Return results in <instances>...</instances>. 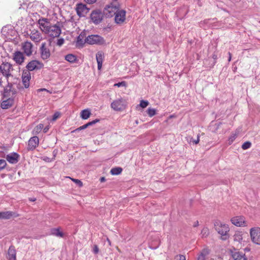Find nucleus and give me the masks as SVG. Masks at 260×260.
<instances>
[{"instance_id": "nucleus-7", "label": "nucleus", "mask_w": 260, "mask_h": 260, "mask_svg": "<svg viewBox=\"0 0 260 260\" xmlns=\"http://www.w3.org/2000/svg\"><path fill=\"white\" fill-rule=\"evenodd\" d=\"M50 45L43 43L40 47V53L43 60H47L50 57L51 53L49 49Z\"/></svg>"}, {"instance_id": "nucleus-16", "label": "nucleus", "mask_w": 260, "mask_h": 260, "mask_svg": "<svg viewBox=\"0 0 260 260\" xmlns=\"http://www.w3.org/2000/svg\"><path fill=\"white\" fill-rule=\"evenodd\" d=\"M30 79V72L28 71H23L22 75V81L23 84L25 88H28L29 87Z\"/></svg>"}, {"instance_id": "nucleus-48", "label": "nucleus", "mask_w": 260, "mask_h": 260, "mask_svg": "<svg viewBox=\"0 0 260 260\" xmlns=\"http://www.w3.org/2000/svg\"><path fill=\"white\" fill-rule=\"evenodd\" d=\"M84 1L88 4H92L96 1V0H84Z\"/></svg>"}, {"instance_id": "nucleus-8", "label": "nucleus", "mask_w": 260, "mask_h": 260, "mask_svg": "<svg viewBox=\"0 0 260 260\" xmlns=\"http://www.w3.org/2000/svg\"><path fill=\"white\" fill-rule=\"evenodd\" d=\"M28 35L30 39L36 43H39L43 40L42 33L36 29H30Z\"/></svg>"}, {"instance_id": "nucleus-57", "label": "nucleus", "mask_w": 260, "mask_h": 260, "mask_svg": "<svg viewBox=\"0 0 260 260\" xmlns=\"http://www.w3.org/2000/svg\"><path fill=\"white\" fill-rule=\"evenodd\" d=\"M211 260H213V259H211Z\"/></svg>"}, {"instance_id": "nucleus-22", "label": "nucleus", "mask_w": 260, "mask_h": 260, "mask_svg": "<svg viewBox=\"0 0 260 260\" xmlns=\"http://www.w3.org/2000/svg\"><path fill=\"white\" fill-rule=\"evenodd\" d=\"M96 59L98 63V69L99 70H100L102 68L104 59V53L102 51H99L96 54Z\"/></svg>"}, {"instance_id": "nucleus-15", "label": "nucleus", "mask_w": 260, "mask_h": 260, "mask_svg": "<svg viewBox=\"0 0 260 260\" xmlns=\"http://www.w3.org/2000/svg\"><path fill=\"white\" fill-rule=\"evenodd\" d=\"M232 223L237 226H245L246 225V222L245 218L243 216H236L231 219Z\"/></svg>"}, {"instance_id": "nucleus-42", "label": "nucleus", "mask_w": 260, "mask_h": 260, "mask_svg": "<svg viewBox=\"0 0 260 260\" xmlns=\"http://www.w3.org/2000/svg\"><path fill=\"white\" fill-rule=\"evenodd\" d=\"M89 126V125L87 123L79 127V128H77L76 129H75L74 132H76V131H80V130H82V129H85L87 127Z\"/></svg>"}, {"instance_id": "nucleus-6", "label": "nucleus", "mask_w": 260, "mask_h": 260, "mask_svg": "<svg viewBox=\"0 0 260 260\" xmlns=\"http://www.w3.org/2000/svg\"><path fill=\"white\" fill-rule=\"evenodd\" d=\"M13 69L12 65L9 62H3L0 66V71L3 75L7 79L12 76L11 72Z\"/></svg>"}, {"instance_id": "nucleus-46", "label": "nucleus", "mask_w": 260, "mask_h": 260, "mask_svg": "<svg viewBox=\"0 0 260 260\" xmlns=\"http://www.w3.org/2000/svg\"><path fill=\"white\" fill-rule=\"evenodd\" d=\"M99 121V119H96L91 122H88V124L89 126H90V125H92L96 123V122H98Z\"/></svg>"}, {"instance_id": "nucleus-24", "label": "nucleus", "mask_w": 260, "mask_h": 260, "mask_svg": "<svg viewBox=\"0 0 260 260\" xmlns=\"http://www.w3.org/2000/svg\"><path fill=\"white\" fill-rule=\"evenodd\" d=\"M235 260H247L244 253L242 252H235L233 254Z\"/></svg>"}, {"instance_id": "nucleus-11", "label": "nucleus", "mask_w": 260, "mask_h": 260, "mask_svg": "<svg viewBox=\"0 0 260 260\" xmlns=\"http://www.w3.org/2000/svg\"><path fill=\"white\" fill-rule=\"evenodd\" d=\"M76 10L79 17H84L88 13L89 9L85 5L81 3L76 5Z\"/></svg>"}, {"instance_id": "nucleus-12", "label": "nucleus", "mask_w": 260, "mask_h": 260, "mask_svg": "<svg viewBox=\"0 0 260 260\" xmlns=\"http://www.w3.org/2000/svg\"><path fill=\"white\" fill-rule=\"evenodd\" d=\"M118 10V7L115 6H108L105 8L104 13L106 17H111L115 16Z\"/></svg>"}, {"instance_id": "nucleus-10", "label": "nucleus", "mask_w": 260, "mask_h": 260, "mask_svg": "<svg viewBox=\"0 0 260 260\" xmlns=\"http://www.w3.org/2000/svg\"><path fill=\"white\" fill-rule=\"evenodd\" d=\"M43 67V64L37 60H33L28 63L26 66L27 71H32L35 70H40Z\"/></svg>"}, {"instance_id": "nucleus-51", "label": "nucleus", "mask_w": 260, "mask_h": 260, "mask_svg": "<svg viewBox=\"0 0 260 260\" xmlns=\"http://www.w3.org/2000/svg\"><path fill=\"white\" fill-rule=\"evenodd\" d=\"M229 61H230L231 60V54L230 52H229Z\"/></svg>"}, {"instance_id": "nucleus-31", "label": "nucleus", "mask_w": 260, "mask_h": 260, "mask_svg": "<svg viewBox=\"0 0 260 260\" xmlns=\"http://www.w3.org/2000/svg\"><path fill=\"white\" fill-rule=\"evenodd\" d=\"M209 234V229L205 227L204 228L201 233V235L202 237H207Z\"/></svg>"}, {"instance_id": "nucleus-1", "label": "nucleus", "mask_w": 260, "mask_h": 260, "mask_svg": "<svg viewBox=\"0 0 260 260\" xmlns=\"http://www.w3.org/2000/svg\"><path fill=\"white\" fill-rule=\"evenodd\" d=\"M40 28L41 30L52 38L58 37L61 34V28L59 25H51L47 19L39 20Z\"/></svg>"}, {"instance_id": "nucleus-3", "label": "nucleus", "mask_w": 260, "mask_h": 260, "mask_svg": "<svg viewBox=\"0 0 260 260\" xmlns=\"http://www.w3.org/2000/svg\"><path fill=\"white\" fill-rule=\"evenodd\" d=\"M85 42L90 45L96 44L102 45L105 44L106 42L104 38L99 35H89L87 36Z\"/></svg>"}, {"instance_id": "nucleus-52", "label": "nucleus", "mask_w": 260, "mask_h": 260, "mask_svg": "<svg viewBox=\"0 0 260 260\" xmlns=\"http://www.w3.org/2000/svg\"><path fill=\"white\" fill-rule=\"evenodd\" d=\"M199 225V222L197 221L194 223V226H197Z\"/></svg>"}, {"instance_id": "nucleus-33", "label": "nucleus", "mask_w": 260, "mask_h": 260, "mask_svg": "<svg viewBox=\"0 0 260 260\" xmlns=\"http://www.w3.org/2000/svg\"><path fill=\"white\" fill-rule=\"evenodd\" d=\"M147 114L150 117H152L156 114V110L153 108H148L147 109Z\"/></svg>"}, {"instance_id": "nucleus-56", "label": "nucleus", "mask_w": 260, "mask_h": 260, "mask_svg": "<svg viewBox=\"0 0 260 260\" xmlns=\"http://www.w3.org/2000/svg\"><path fill=\"white\" fill-rule=\"evenodd\" d=\"M1 82H2L1 79H0V84H1Z\"/></svg>"}, {"instance_id": "nucleus-30", "label": "nucleus", "mask_w": 260, "mask_h": 260, "mask_svg": "<svg viewBox=\"0 0 260 260\" xmlns=\"http://www.w3.org/2000/svg\"><path fill=\"white\" fill-rule=\"evenodd\" d=\"M122 171V169L121 168L116 167L112 168L110 171V173H111L112 175H117L120 174L121 173Z\"/></svg>"}, {"instance_id": "nucleus-28", "label": "nucleus", "mask_w": 260, "mask_h": 260, "mask_svg": "<svg viewBox=\"0 0 260 260\" xmlns=\"http://www.w3.org/2000/svg\"><path fill=\"white\" fill-rule=\"evenodd\" d=\"M64 58L67 61L70 63H75L78 60L77 56L73 54H68L66 55Z\"/></svg>"}, {"instance_id": "nucleus-38", "label": "nucleus", "mask_w": 260, "mask_h": 260, "mask_svg": "<svg viewBox=\"0 0 260 260\" xmlns=\"http://www.w3.org/2000/svg\"><path fill=\"white\" fill-rule=\"evenodd\" d=\"M237 137V134H234L231 135V136L229 139V144H231L235 140Z\"/></svg>"}, {"instance_id": "nucleus-54", "label": "nucleus", "mask_w": 260, "mask_h": 260, "mask_svg": "<svg viewBox=\"0 0 260 260\" xmlns=\"http://www.w3.org/2000/svg\"><path fill=\"white\" fill-rule=\"evenodd\" d=\"M30 201H36V199H30Z\"/></svg>"}, {"instance_id": "nucleus-37", "label": "nucleus", "mask_w": 260, "mask_h": 260, "mask_svg": "<svg viewBox=\"0 0 260 260\" xmlns=\"http://www.w3.org/2000/svg\"><path fill=\"white\" fill-rule=\"evenodd\" d=\"M68 178H70L74 182L76 183L79 187H82L83 186V183L80 180L71 178V177H69Z\"/></svg>"}, {"instance_id": "nucleus-47", "label": "nucleus", "mask_w": 260, "mask_h": 260, "mask_svg": "<svg viewBox=\"0 0 260 260\" xmlns=\"http://www.w3.org/2000/svg\"><path fill=\"white\" fill-rule=\"evenodd\" d=\"M199 141H200V137H199V135H198V137H197V139L196 140H193V142L194 144H197L199 143Z\"/></svg>"}, {"instance_id": "nucleus-5", "label": "nucleus", "mask_w": 260, "mask_h": 260, "mask_svg": "<svg viewBox=\"0 0 260 260\" xmlns=\"http://www.w3.org/2000/svg\"><path fill=\"white\" fill-rule=\"evenodd\" d=\"M250 236L253 243L260 245V228L254 227L250 229Z\"/></svg>"}, {"instance_id": "nucleus-25", "label": "nucleus", "mask_w": 260, "mask_h": 260, "mask_svg": "<svg viewBox=\"0 0 260 260\" xmlns=\"http://www.w3.org/2000/svg\"><path fill=\"white\" fill-rule=\"evenodd\" d=\"M210 253V250L208 248H204L198 257L197 260H205V257Z\"/></svg>"}, {"instance_id": "nucleus-27", "label": "nucleus", "mask_w": 260, "mask_h": 260, "mask_svg": "<svg viewBox=\"0 0 260 260\" xmlns=\"http://www.w3.org/2000/svg\"><path fill=\"white\" fill-rule=\"evenodd\" d=\"M91 111L89 109H86L81 111L80 113V117L82 119H87L91 115Z\"/></svg>"}, {"instance_id": "nucleus-21", "label": "nucleus", "mask_w": 260, "mask_h": 260, "mask_svg": "<svg viewBox=\"0 0 260 260\" xmlns=\"http://www.w3.org/2000/svg\"><path fill=\"white\" fill-rule=\"evenodd\" d=\"M15 213L12 211L0 212V219H9L12 216L17 217Z\"/></svg>"}, {"instance_id": "nucleus-49", "label": "nucleus", "mask_w": 260, "mask_h": 260, "mask_svg": "<svg viewBox=\"0 0 260 260\" xmlns=\"http://www.w3.org/2000/svg\"><path fill=\"white\" fill-rule=\"evenodd\" d=\"M38 91H46L47 92H49V91L48 90H47L46 89H45V88H41V89H38Z\"/></svg>"}, {"instance_id": "nucleus-2", "label": "nucleus", "mask_w": 260, "mask_h": 260, "mask_svg": "<svg viewBox=\"0 0 260 260\" xmlns=\"http://www.w3.org/2000/svg\"><path fill=\"white\" fill-rule=\"evenodd\" d=\"M216 231L221 235V239L226 240L230 237V228L226 224L222 223L219 221H216L214 223Z\"/></svg>"}, {"instance_id": "nucleus-20", "label": "nucleus", "mask_w": 260, "mask_h": 260, "mask_svg": "<svg viewBox=\"0 0 260 260\" xmlns=\"http://www.w3.org/2000/svg\"><path fill=\"white\" fill-rule=\"evenodd\" d=\"M244 234L242 232L237 231L234 235V240L238 244L242 245L244 242L243 240Z\"/></svg>"}, {"instance_id": "nucleus-17", "label": "nucleus", "mask_w": 260, "mask_h": 260, "mask_svg": "<svg viewBox=\"0 0 260 260\" xmlns=\"http://www.w3.org/2000/svg\"><path fill=\"white\" fill-rule=\"evenodd\" d=\"M39 138L37 136L31 137L28 141L27 149L28 150L35 149L39 144Z\"/></svg>"}, {"instance_id": "nucleus-9", "label": "nucleus", "mask_w": 260, "mask_h": 260, "mask_svg": "<svg viewBox=\"0 0 260 260\" xmlns=\"http://www.w3.org/2000/svg\"><path fill=\"white\" fill-rule=\"evenodd\" d=\"M103 18V14L99 10L93 11L90 14V19L95 24H99Z\"/></svg>"}, {"instance_id": "nucleus-55", "label": "nucleus", "mask_w": 260, "mask_h": 260, "mask_svg": "<svg viewBox=\"0 0 260 260\" xmlns=\"http://www.w3.org/2000/svg\"><path fill=\"white\" fill-rule=\"evenodd\" d=\"M216 57H217V56H215V55H213V58H214V59L216 58Z\"/></svg>"}, {"instance_id": "nucleus-19", "label": "nucleus", "mask_w": 260, "mask_h": 260, "mask_svg": "<svg viewBox=\"0 0 260 260\" xmlns=\"http://www.w3.org/2000/svg\"><path fill=\"white\" fill-rule=\"evenodd\" d=\"M19 155L16 153H11L6 156L7 160L11 164H16L18 161Z\"/></svg>"}, {"instance_id": "nucleus-29", "label": "nucleus", "mask_w": 260, "mask_h": 260, "mask_svg": "<svg viewBox=\"0 0 260 260\" xmlns=\"http://www.w3.org/2000/svg\"><path fill=\"white\" fill-rule=\"evenodd\" d=\"M51 233L52 235L58 237H62L63 236V233L60 231L59 229H52L51 231Z\"/></svg>"}, {"instance_id": "nucleus-23", "label": "nucleus", "mask_w": 260, "mask_h": 260, "mask_svg": "<svg viewBox=\"0 0 260 260\" xmlns=\"http://www.w3.org/2000/svg\"><path fill=\"white\" fill-rule=\"evenodd\" d=\"M14 104V100L12 98L4 101L1 104V107L4 109H7L12 107Z\"/></svg>"}, {"instance_id": "nucleus-39", "label": "nucleus", "mask_w": 260, "mask_h": 260, "mask_svg": "<svg viewBox=\"0 0 260 260\" xmlns=\"http://www.w3.org/2000/svg\"><path fill=\"white\" fill-rule=\"evenodd\" d=\"M175 260H186L185 256L183 255H177L175 257Z\"/></svg>"}, {"instance_id": "nucleus-26", "label": "nucleus", "mask_w": 260, "mask_h": 260, "mask_svg": "<svg viewBox=\"0 0 260 260\" xmlns=\"http://www.w3.org/2000/svg\"><path fill=\"white\" fill-rule=\"evenodd\" d=\"M8 258L9 260H16V251L14 247H10L8 250Z\"/></svg>"}, {"instance_id": "nucleus-53", "label": "nucleus", "mask_w": 260, "mask_h": 260, "mask_svg": "<svg viewBox=\"0 0 260 260\" xmlns=\"http://www.w3.org/2000/svg\"><path fill=\"white\" fill-rule=\"evenodd\" d=\"M104 180H105V178L104 177L101 178V181H104Z\"/></svg>"}, {"instance_id": "nucleus-36", "label": "nucleus", "mask_w": 260, "mask_h": 260, "mask_svg": "<svg viewBox=\"0 0 260 260\" xmlns=\"http://www.w3.org/2000/svg\"><path fill=\"white\" fill-rule=\"evenodd\" d=\"M83 37L81 35H79L77 38V45L81 46L83 44Z\"/></svg>"}, {"instance_id": "nucleus-13", "label": "nucleus", "mask_w": 260, "mask_h": 260, "mask_svg": "<svg viewBox=\"0 0 260 260\" xmlns=\"http://www.w3.org/2000/svg\"><path fill=\"white\" fill-rule=\"evenodd\" d=\"M32 47L33 45L30 42L26 41L22 44V49L24 53L27 56H29L32 54L33 51Z\"/></svg>"}, {"instance_id": "nucleus-34", "label": "nucleus", "mask_w": 260, "mask_h": 260, "mask_svg": "<svg viewBox=\"0 0 260 260\" xmlns=\"http://www.w3.org/2000/svg\"><path fill=\"white\" fill-rule=\"evenodd\" d=\"M251 145V143L247 141L243 143V144L242 146V148L244 150H246L249 148Z\"/></svg>"}, {"instance_id": "nucleus-40", "label": "nucleus", "mask_w": 260, "mask_h": 260, "mask_svg": "<svg viewBox=\"0 0 260 260\" xmlns=\"http://www.w3.org/2000/svg\"><path fill=\"white\" fill-rule=\"evenodd\" d=\"M6 166V162L4 159H0V170L3 169Z\"/></svg>"}, {"instance_id": "nucleus-43", "label": "nucleus", "mask_w": 260, "mask_h": 260, "mask_svg": "<svg viewBox=\"0 0 260 260\" xmlns=\"http://www.w3.org/2000/svg\"><path fill=\"white\" fill-rule=\"evenodd\" d=\"M114 86H117L118 87H120V86H126V83H125V82L124 81H122V82H119V83L115 84Z\"/></svg>"}, {"instance_id": "nucleus-45", "label": "nucleus", "mask_w": 260, "mask_h": 260, "mask_svg": "<svg viewBox=\"0 0 260 260\" xmlns=\"http://www.w3.org/2000/svg\"><path fill=\"white\" fill-rule=\"evenodd\" d=\"M99 249L98 246L96 245H94L93 246V252L95 254H96L99 252Z\"/></svg>"}, {"instance_id": "nucleus-14", "label": "nucleus", "mask_w": 260, "mask_h": 260, "mask_svg": "<svg viewBox=\"0 0 260 260\" xmlns=\"http://www.w3.org/2000/svg\"><path fill=\"white\" fill-rule=\"evenodd\" d=\"M126 12L123 10H119L115 16V22L116 23L121 24L125 20Z\"/></svg>"}, {"instance_id": "nucleus-18", "label": "nucleus", "mask_w": 260, "mask_h": 260, "mask_svg": "<svg viewBox=\"0 0 260 260\" xmlns=\"http://www.w3.org/2000/svg\"><path fill=\"white\" fill-rule=\"evenodd\" d=\"M13 59L16 63L21 64L24 61V56L21 52L18 51L14 53Z\"/></svg>"}, {"instance_id": "nucleus-44", "label": "nucleus", "mask_w": 260, "mask_h": 260, "mask_svg": "<svg viewBox=\"0 0 260 260\" xmlns=\"http://www.w3.org/2000/svg\"><path fill=\"white\" fill-rule=\"evenodd\" d=\"M59 116H60V113L55 112L53 116L52 120H53V121L56 120Z\"/></svg>"}, {"instance_id": "nucleus-50", "label": "nucleus", "mask_w": 260, "mask_h": 260, "mask_svg": "<svg viewBox=\"0 0 260 260\" xmlns=\"http://www.w3.org/2000/svg\"><path fill=\"white\" fill-rule=\"evenodd\" d=\"M250 249L248 247H246V248H244V251L246 252H248L250 251Z\"/></svg>"}, {"instance_id": "nucleus-41", "label": "nucleus", "mask_w": 260, "mask_h": 260, "mask_svg": "<svg viewBox=\"0 0 260 260\" xmlns=\"http://www.w3.org/2000/svg\"><path fill=\"white\" fill-rule=\"evenodd\" d=\"M64 42V39L62 38H60V39H57V42H56V45L57 46H61V45H62L63 44Z\"/></svg>"}, {"instance_id": "nucleus-35", "label": "nucleus", "mask_w": 260, "mask_h": 260, "mask_svg": "<svg viewBox=\"0 0 260 260\" xmlns=\"http://www.w3.org/2000/svg\"><path fill=\"white\" fill-rule=\"evenodd\" d=\"M149 105L147 101L141 100L140 103V106L142 108H146Z\"/></svg>"}, {"instance_id": "nucleus-32", "label": "nucleus", "mask_w": 260, "mask_h": 260, "mask_svg": "<svg viewBox=\"0 0 260 260\" xmlns=\"http://www.w3.org/2000/svg\"><path fill=\"white\" fill-rule=\"evenodd\" d=\"M44 127L43 124H39L37 125L34 129L33 132L34 134H37L41 132L42 128Z\"/></svg>"}, {"instance_id": "nucleus-4", "label": "nucleus", "mask_w": 260, "mask_h": 260, "mask_svg": "<svg viewBox=\"0 0 260 260\" xmlns=\"http://www.w3.org/2000/svg\"><path fill=\"white\" fill-rule=\"evenodd\" d=\"M127 105V102L125 100L120 98L114 100L111 104V107L116 111H122L125 109Z\"/></svg>"}]
</instances>
